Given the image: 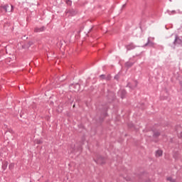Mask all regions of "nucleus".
I'll use <instances>...</instances> for the list:
<instances>
[{"mask_svg":"<svg viewBox=\"0 0 182 182\" xmlns=\"http://www.w3.org/2000/svg\"><path fill=\"white\" fill-rule=\"evenodd\" d=\"M1 9H4L5 12H12L14 11V6L12 5H5L1 7Z\"/></svg>","mask_w":182,"mask_h":182,"instance_id":"nucleus-1","label":"nucleus"},{"mask_svg":"<svg viewBox=\"0 0 182 182\" xmlns=\"http://www.w3.org/2000/svg\"><path fill=\"white\" fill-rule=\"evenodd\" d=\"M98 164H105L106 163V159L105 158L100 156L96 160Z\"/></svg>","mask_w":182,"mask_h":182,"instance_id":"nucleus-2","label":"nucleus"},{"mask_svg":"<svg viewBox=\"0 0 182 182\" xmlns=\"http://www.w3.org/2000/svg\"><path fill=\"white\" fill-rule=\"evenodd\" d=\"M128 86L131 88V89H134L136 87H137V81H134L132 82H130L128 84Z\"/></svg>","mask_w":182,"mask_h":182,"instance_id":"nucleus-3","label":"nucleus"},{"mask_svg":"<svg viewBox=\"0 0 182 182\" xmlns=\"http://www.w3.org/2000/svg\"><path fill=\"white\" fill-rule=\"evenodd\" d=\"M163 156V151L158 150L156 151V157H161Z\"/></svg>","mask_w":182,"mask_h":182,"instance_id":"nucleus-4","label":"nucleus"},{"mask_svg":"<svg viewBox=\"0 0 182 182\" xmlns=\"http://www.w3.org/2000/svg\"><path fill=\"white\" fill-rule=\"evenodd\" d=\"M43 31H45V28L44 27L36 28L34 29V32H43Z\"/></svg>","mask_w":182,"mask_h":182,"instance_id":"nucleus-5","label":"nucleus"},{"mask_svg":"<svg viewBox=\"0 0 182 182\" xmlns=\"http://www.w3.org/2000/svg\"><path fill=\"white\" fill-rule=\"evenodd\" d=\"M6 167H8V162L5 161L3 163V165H2L3 170H6Z\"/></svg>","mask_w":182,"mask_h":182,"instance_id":"nucleus-6","label":"nucleus"},{"mask_svg":"<svg viewBox=\"0 0 182 182\" xmlns=\"http://www.w3.org/2000/svg\"><path fill=\"white\" fill-rule=\"evenodd\" d=\"M127 49L130 50L131 49H134V46L133 44H129L127 46Z\"/></svg>","mask_w":182,"mask_h":182,"instance_id":"nucleus-7","label":"nucleus"},{"mask_svg":"<svg viewBox=\"0 0 182 182\" xmlns=\"http://www.w3.org/2000/svg\"><path fill=\"white\" fill-rule=\"evenodd\" d=\"M167 181L171 182H176V179H173L172 177H168Z\"/></svg>","mask_w":182,"mask_h":182,"instance_id":"nucleus-8","label":"nucleus"},{"mask_svg":"<svg viewBox=\"0 0 182 182\" xmlns=\"http://www.w3.org/2000/svg\"><path fill=\"white\" fill-rule=\"evenodd\" d=\"M14 167H15V164H10L9 166V168H10L11 170H12Z\"/></svg>","mask_w":182,"mask_h":182,"instance_id":"nucleus-9","label":"nucleus"},{"mask_svg":"<svg viewBox=\"0 0 182 182\" xmlns=\"http://www.w3.org/2000/svg\"><path fill=\"white\" fill-rule=\"evenodd\" d=\"M154 136H155L156 137L160 136V132H155V133L154 134Z\"/></svg>","mask_w":182,"mask_h":182,"instance_id":"nucleus-10","label":"nucleus"},{"mask_svg":"<svg viewBox=\"0 0 182 182\" xmlns=\"http://www.w3.org/2000/svg\"><path fill=\"white\" fill-rule=\"evenodd\" d=\"M67 4H68V5H72V1H70L68 0V1H67Z\"/></svg>","mask_w":182,"mask_h":182,"instance_id":"nucleus-11","label":"nucleus"},{"mask_svg":"<svg viewBox=\"0 0 182 182\" xmlns=\"http://www.w3.org/2000/svg\"><path fill=\"white\" fill-rule=\"evenodd\" d=\"M37 144H42V141L41 140L37 141Z\"/></svg>","mask_w":182,"mask_h":182,"instance_id":"nucleus-12","label":"nucleus"},{"mask_svg":"<svg viewBox=\"0 0 182 182\" xmlns=\"http://www.w3.org/2000/svg\"><path fill=\"white\" fill-rule=\"evenodd\" d=\"M75 86L76 87H78V89H80V85H79V84H76Z\"/></svg>","mask_w":182,"mask_h":182,"instance_id":"nucleus-13","label":"nucleus"},{"mask_svg":"<svg viewBox=\"0 0 182 182\" xmlns=\"http://www.w3.org/2000/svg\"><path fill=\"white\" fill-rule=\"evenodd\" d=\"M123 93V95H126V91H121L119 93Z\"/></svg>","mask_w":182,"mask_h":182,"instance_id":"nucleus-14","label":"nucleus"}]
</instances>
